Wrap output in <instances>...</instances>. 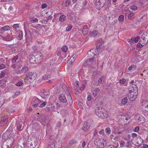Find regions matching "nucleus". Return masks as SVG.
Listing matches in <instances>:
<instances>
[{
  "label": "nucleus",
  "instance_id": "55",
  "mask_svg": "<svg viewBox=\"0 0 148 148\" xmlns=\"http://www.w3.org/2000/svg\"><path fill=\"white\" fill-rule=\"evenodd\" d=\"M139 127L138 126H137L135 128V129L134 130V132H138L139 131Z\"/></svg>",
  "mask_w": 148,
  "mask_h": 148
},
{
  "label": "nucleus",
  "instance_id": "15",
  "mask_svg": "<svg viewBox=\"0 0 148 148\" xmlns=\"http://www.w3.org/2000/svg\"><path fill=\"white\" fill-rule=\"evenodd\" d=\"M29 60V62L31 64H34L36 62H37L35 56L33 55L31 56Z\"/></svg>",
  "mask_w": 148,
  "mask_h": 148
},
{
  "label": "nucleus",
  "instance_id": "10",
  "mask_svg": "<svg viewBox=\"0 0 148 148\" xmlns=\"http://www.w3.org/2000/svg\"><path fill=\"white\" fill-rule=\"evenodd\" d=\"M38 120L42 124L45 122L46 116L45 114H43L41 116H38L37 118Z\"/></svg>",
  "mask_w": 148,
  "mask_h": 148
},
{
  "label": "nucleus",
  "instance_id": "22",
  "mask_svg": "<svg viewBox=\"0 0 148 148\" xmlns=\"http://www.w3.org/2000/svg\"><path fill=\"white\" fill-rule=\"evenodd\" d=\"M132 88V89L133 90H132V92H134V93L138 94V90L136 85H132V87H130V88Z\"/></svg>",
  "mask_w": 148,
  "mask_h": 148
},
{
  "label": "nucleus",
  "instance_id": "20",
  "mask_svg": "<svg viewBox=\"0 0 148 148\" xmlns=\"http://www.w3.org/2000/svg\"><path fill=\"white\" fill-rule=\"evenodd\" d=\"M90 126L89 123H87L85 124L82 128V130L84 131H86L89 129Z\"/></svg>",
  "mask_w": 148,
  "mask_h": 148
},
{
  "label": "nucleus",
  "instance_id": "39",
  "mask_svg": "<svg viewBox=\"0 0 148 148\" xmlns=\"http://www.w3.org/2000/svg\"><path fill=\"white\" fill-rule=\"evenodd\" d=\"M140 37L139 36H137L136 38H135V39L134 40V42L136 43L138 42V41L140 40V41H139V42H142V41H140Z\"/></svg>",
  "mask_w": 148,
  "mask_h": 148
},
{
  "label": "nucleus",
  "instance_id": "7",
  "mask_svg": "<svg viewBox=\"0 0 148 148\" xmlns=\"http://www.w3.org/2000/svg\"><path fill=\"white\" fill-rule=\"evenodd\" d=\"M140 41L143 44H145L148 42V30L146 31L141 37Z\"/></svg>",
  "mask_w": 148,
  "mask_h": 148
},
{
  "label": "nucleus",
  "instance_id": "26",
  "mask_svg": "<svg viewBox=\"0 0 148 148\" xmlns=\"http://www.w3.org/2000/svg\"><path fill=\"white\" fill-rule=\"evenodd\" d=\"M47 148H55V144L54 143L52 142L48 145Z\"/></svg>",
  "mask_w": 148,
  "mask_h": 148
},
{
  "label": "nucleus",
  "instance_id": "62",
  "mask_svg": "<svg viewBox=\"0 0 148 148\" xmlns=\"http://www.w3.org/2000/svg\"><path fill=\"white\" fill-rule=\"evenodd\" d=\"M5 31L3 29V27H2L0 29V33L3 34V32H4Z\"/></svg>",
  "mask_w": 148,
  "mask_h": 148
},
{
  "label": "nucleus",
  "instance_id": "59",
  "mask_svg": "<svg viewBox=\"0 0 148 148\" xmlns=\"http://www.w3.org/2000/svg\"><path fill=\"white\" fill-rule=\"evenodd\" d=\"M47 6V5L46 3H44L42 5V8L43 9H44L46 8Z\"/></svg>",
  "mask_w": 148,
  "mask_h": 148
},
{
  "label": "nucleus",
  "instance_id": "52",
  "mask_svg": "<svg viewBox=\"0 0 148 148\" xmlns=\"http://www.w3.org/2000/svg\"><path fill=\"white\" fill-rule=\"evenodd\" d=\"M13 27L15 29H16L19 27L18 24H14L13 25Z\"/></svg>",
  "mask_w": 148,
  "mask_h": 148
},
{
  "label": "nucleus",
  "instance_id": "17",
  "mask_svg": "<svg viewBox=\"0 0 148 148\" xmlns=\"http://www.w3.org/2000/svg\"><path fill=\"white\" fill-rule=\"evenodd\" d=\"M42 55V54L41 53L39 52L38 53L37 55H36L35 56L37 62L40 61L42 59L43 56Z\"/></svg>",
  "mask_w": 148,
  "mask_h": 148
},
{
  "label": "nucleus",
  "instance_id": "16",
  "mask_svg": "<svg viewBox=\"0 0 148 148\" xmlns=\"http://www.w3.org/2000/svg\"><path fill=\"white\" fill-rule=\"evenodd\" d=\"M59 99L60 101L63 103H66L67 101L65 95L63 94H61L59 96Z\"/></svg>",
  "mask_w": 148,
  "mask_h": 148
},
{
  "label": "nucleus",
  "instance_id": "60",
  "mask_svg": "<svg viewBox=\"0 0 148 148\" xmlns=\"http://www.w3.org/2000/svg\"><path fill=\"white\" fill-rule=\"evenodd\" d=\"M124 142L123 141H121L120 143V145L121 147H122L124 146Z\"/></svg>",
  "mask_w": 148,
  "mask_h": 148
},
{
  "label": "nucleus",
  "instance_id": "21",
  "mask_svg": "<svg viewBox=\"0 0 148 148\" xmlns=\"http://www.w3.org/2000/svg\"><path fill=\"white\" fill-rule=\"evenodd\" d=\"M4 40L7 41H10L13 39V37L12 36L8 34L5 37L4 36L3 38Z\"/></svg>",
  "mask_w": 148,
  "mask_h": 148
},
{
  "label": "nucleus",
  "instance_id": "61",
  "mask_svg": "<svg viewBox=\"0 0 148 148\" xmlns=\"http://www.w3.org/2000/svg\"><path fill=\"white\" fill-rule=\"evenodd\" d=\"M99 134L103 135L104 134V130H101L99 132Z\"/></svg>",
  "mask_w": 148,
  "mask_h": 148
},
{
  "label": "nucleus",
  "instance_id": "58",
  "mask_svg": "<svg viewBox=\"0 0 148 148\" xmlns=\"http://www.w3.org/2000/svg\"><path fill=\"white\" fill-rule=\"evenodd\" d=\"M132 136L133 138H136L137 137V134H136L133 133L132 134Z\"/></svg>",
  "mask_w": 148,
  "mask_h": 148
},
{
  "label": "nucleus",
  "instance_id": "43",
  "mask_svg": "<svg viewBox=\"0 0 148 148\" xmlns=\"http://www.w3.org/2000/svg\"><path fill=\"white\" fill-rule=\"evenodd\" d=\"M43 79H44L46 82H49L50 81V79H49V78H48L46 75L44 76L43 77Z\"/></svg>",
  "mask_w": 148,
  "mask_h": 148
},
{
  "label": "nucleus",
  "instance_id": "32",
  "mask_svg": "<svg viewBox=\"0 0 148 148\" xmlns=\"http://www.w3.org/2000/svg\"><path fill=\"white\" fill-rule=\"evenodd\" d=\"M69 104L71 105L73 103V100L72 97L69 93Z\"/></svg>",
  "mask_w": 148,
  "mask_h": 148
},
{
  "label": "nucleus",
  "instance_id": "47",
  "mask_svg": "<svg viewBox=\"0 0 148 148\" xmlns=\"http://www.w3.org/2000/svg\"><path fill=\"white\" fill-rule=\"evenodd\" d=\"M104 78L103 77H100L98 80V82L99 84H101L102 83L103 79Z\"/></svg>",
  "mask_w": 148,
  "mask_h": 148
},
{
  "label": "nucleus",
  "instance_id": "51",
  "mask_svg": "<svg viewBox=\"0 0 148 148\" xmlns=\"http://www.w3.org/2000/svg\"><path fill=\"white\" fill-rule=\"evenodd\" d=\"M46 104V103L45 102H44L43 103L41 104L40 105V108H42L45 106Z\"/></svg>",
  "mask_w": 148,
  "mask_h": 148
},
{
  "label": "nucleus",
  "instance_id": "56",
  "mask_svg": "<svg viewBox=\"0 0 148 148\" xmlns=\"http://www.w3.org/2000/svg\"><path fill=\"white\" fill-rule=\"evenodd\" d=\"M134 15V14L133 13H130L129 14L128 16V18L130 19H131L132 18V17Z\"/></svg>",
  "mask_w": 148,
  "mask_h": 148
},
{
  "label": "nucleus",
  "instance_id": "41",
  "mask_svg": "<svg viewBox=\"0 0 148 148\" xmlns=\"http://www.w3.org/2000/svg\"><path fill=\"white\" fill-rule=\"evenodd\" d=\"M105 131L107 134H110L111 132V130L109 127H107Z\"/></svg>",
  "mask_w": 148,
  "mask_h": 148
},
{
  "label": "nucleus",
  "instance_id": "63",
  "mask_svg": "<svg viewBox=\"0 0 148 148\" xmlns=\"http://www.w3.org/2000/svg\"><path fill=\"white\" fill-rule=\"evenodd\" d=\"M5 75V73L4 72H1V73L0 78H1L2 77H4Z\"/></svg>",
  "mask_w": 148,
  "mask_h": 148
},
{
  "label": "nucleus",
  "instance_id": "28",
  "mask_svg": "<svg viewBox=\"0 0 148 148\" xmlns=\"http://www.w3.org/2000/svg\"><path fill=\"white\" fill-rule=\"evenodd\" d=\"M127 97H125L123 98L121 101V103L122 105H124L126 104L127 102Z\"/></svg>",
  "mask_w": 148,
  "mask_h": 148
},
{
  "label": "nucleus",
  "instance_id": "1",
  "mask_svg": "<svg viewBox=\"0 0 148 148\" xmlns=\"http://www.w3.org/2000/svg\"><path fill=\"white\" fill-rule=\"evenodd\" d=\"M95 113L98 117L102 119L106 118L108 116L107 112L102 107H98L96 108Z\"/></svg>",
  "mask_w": 148,
  "mask_h": 148
},
{
  "label": "nucleus",
  "instance_id": "30",
  "mask_svg": "<svg viewBox=\"0 0 148 148\" xmlns=\"http://www.w3.org/2000/svg\"><path fill=\"white\" fill-rule=\"evenodd\" d=\"M88 32V29L87 28L83 27L82 29V32L84 35L86 34Z\"/></svg>",
  "mask_w": 148,
  "mask_h": 148
},
{
  "label": "nucleus",
  "instance_id": "12",
  "mask_svg": "<svg viewBox=\"0 0 148 148\" xmlns=\"http://www.w3.org/2000/svg\"><path fill=\"white\" fill-rule=\"evenodd\" d=\"M16 128L18 130L21 131L22 130L23 128H22V126L24 125V124L23 122L19 121L16 124Z\"/></svg>",
  "mask_w": 148,
  "mask_h": 148
},
{
  "label": "nucleus",
  "instance_id": "48",
  "mask_svg": "<svg viewBox=\"0 0 148 148\" xmlns=\"http://www.w3.org/2000/svg\"><path fill=\"white\" fill-rule=\"evenodd\" d=\"M20 95V92H17L16 93H15L14 95L13 96V97L14 98H15L16 96H17Z\"/></svg>",
  "mask_w": 148,
  "mask_h": 148
},
{
  "label": "nucleus",
  "instance_id": "27",
  "mask_svg": "<svg viewBox=\"0 0 148 148\" xmlns=\"http://www.w3.org/2000/svg\"><path fill=\"white\" fill-rule=\"evenodd\" d=\"M99 33L98 31L96 30H94L92 32V34L91 36L94 37H95Z\"/></svg>",
  "mask_w": 148,
  "mask_h": 148
},
{
  "label": "nucleus",
  "instance_id": "31",
  "mask_svg": "<svg viewBox=\"0 0 148 148\" xmlns=\"http://www.w3.org/2000/svg\"><path fill=\"white\" fill-rule=\"evenodd\" d=\"M73 15L71 13H69L67 14V16L68 17V18L71 19V20H72L73 19Z\"/></svg>",
  "mask_w": 148,
  "mask_h": 148
},
{
  "label": "nucleus",
  "instance_id": "45",
  "mask_svg": "<svg viewBox=\"0 0 148 148\" xmlns=\"http://www.w3.org/2000/svg\"><path fill=\"white\" fill-rule=\"evenodd\" d=\"M124 16L123 15H121L119 16V21H122L124 20Z\"/></svg>",
  "mask_w": 148,
  "mask_h": 148
},
{
  "label": "nucleus",
  "instance_id": "34",
  "mask_svg": "<svg viewBox=\"0 0 148 148\" xmlns=\"http://www.w3.org/2000/svg\"><path fill=\"white\" fill-rule=\"evenodd\" d=\"M29 19L31 21H33L34 22H37L38 21V19L37 18H34V17H30Z\"/></svg>",
  "mask_w": 148,
  "mask_h": 148
},
{
  "label": "nucleus",
  "instance_id": "42",
  "mask_svg": "<svg viewBox=\"0 0 148 148\" xmlns=\"http://www.w3.org/2000/svg\"><path fill=\"white\" fill-rule=\"evenodd\" d=\"M18 57L15 56L13 57L12 60L13 63H15L16 62V60H18Z\"/></svg>",
  "mask_w": 148,
  "mask_h": 148
},
{
  "label": "nucleus",
  "instance_id": "33",
  "mask_svg": "<svg viewBox=\"0 0 148 148\" xmlns=\"http://www.w3.org/2000/svg\"><path fill=\"white\" fill-rule=\"evenodd\" d=\"M23 34L22 32H20L18 36V39L21 40L23 38Z\"/></svg>",
  "mask_w": 148,
  "mask_h": 148
},
{
  "label": "nucleus",
  "instance_id": "54",
  "mask_svg": "<svg viewBox=\"0 0 148 148\" xmlns=\"http://www.w3.org/2000/svg\"><path fill=\"white\" fill-rule=\"evenodd\" d=\"M76 142L75 141L73 140H72L70 141L69 144L71 145H73L74 143H75Z\"/></svg>",
  "mask_w": 148,
  "mask_h": 148
},
{
  "label": "nucleus",
  "instance_id": "35",
  "mask_svg": "<svg viewBox=\"0 0 148 148\" xmlns=\"http://www.w3.org/2000/svg\"><path fill=\"white\" fill-rule=\"evenodd\" d=\"M66 17L65 15H62L59 18V20L61 21V22H62L65 20V18Z\"/></svg>",
  "mask_w": 148,
  "mask_h": 148
},
{
  "label": "nucleus",
  "instance_id": "3",
  "mask_svg": "<svg viewBox=\"0 0 148 148\" xmlns=\"http://www.w3.org/2000/svg\"><path fill=\"white\" fill-rule=\"evenodd\" d=\"M12 128L11 127L9 128L2 135V138L3 139L6 140H9L12 138H14L13 136H12Z\"/></svg>",
  "mask_w": 148,
  "mask_h": 148
},
{
  "label": "nucleus",
  "instance_id": "4",
  "mask_svg": "<svg viewBox=\"0 0 148 148\" xmlns=\"http://www.w3.org/2000/svg\"><path fill=\"white\" fill-rule=\"evenodd\" d=\"M14 140V138H12L10 139V140H5L2 144L1 148H9L13 144Z\"/></svg>",
  "mask_w": 148,
  "mask_h": 148
},
{
  "label": "nucleus",
  "instance_id": "5",
  "mask_svg": "<svg viewBox=\"0 0 148 148\" xmlns=\"http://www.w3.org/2000/svg\"><path fill=\"white\" fill-rule=\"evenodd\" d=\"M105 142L106 143L105 140L101 139L99 138L95 139L94 141L95 145H97L101 148H103L105 146Z\"/></svg>",
  "mask_w": 148,
  "mask_h": 148
},
{
  "label": "nucleus",
  "instance_id": "50",
  "mask_svg": "<svg viewBox=\"0 0 148 148\" xmlns=\"http://www.w3.org/2000/svg\"><path fill=\"white\" fill-rule=\"evenodd\" d=\"M85 87V85L84 84H82L81 86L79 88V89L80 90H83L84 89Z\"/></svg>",
  "mask_w": 148,
  "mask_h": 148
},
{
  "label": "nucleus",
  "instance_id": "38",
  "mask_svg": "<svg viewBox=\"0 0 148 148\" xmlns=\"http://www.w3.org/2000/svg\"><path fill=\"white\" fill-rule=\"evenodd\" d=\"M62 49L63 52H65L67 51L68 49L67 47L66 46H63L62 47Z\"/></svg>",
  "mask_w": 148,
  "mask_h": 148
},
{
  "label": "nucleus",
  "instance_id": "57",
  "mask_svg": "<svg viewBox=\"0 0 148 148\" xmlns=\"http://www.w3.org/2000/svg\"><path fill=\"white\" fill-rule=\"evenodd\" d=\"M127 41L128 42H130L131 43L133 42L134 41V38H131V39H128L127 40Z\"/></svg>",
  "mask_w": 148,
  "mask_h": 148
},
{
  "label": "nucleus",
  "instance_id": "37",
  "mask_svg": "<svg viewBox=\"0 0 148 148\" xmlns=\"http://www.w3.org/2000/svg\"><path fill=\"white\" fill-rule=\"evenodd\" d=\"M3 29L5 31H6L9 30L10 29V28L8 25H5L3 27Z\"/></svg>",
  "mask_w": 148,
  "mask_h": 148
},
{
  "label": "nucleus",
  "instance_id": "49",
  "mask_svg": "<svg viewBox=\"0 0 148 148\" xmlns=\"http://www.w3.org/2000/svg\"><path fill=\"white\" fill-rule=\"evenodd\" d=\"M23 83L21 82H19L16 84V85L17 86H20L23 84Z\"/></svg>",
  "mask_w": 148,
  "mask_h": 148
},
{
  "label": "nucleus",
  "instance_id": "2",
  "mask_svg": "<svg viewBox=\"0 0 148 148\" xmlns=\"http://www.w3.org/2000/svg\"><path fill=\"white\" fill-rule=\"evenodd\" d=\"M36 73L35 72H29L26 74V77L24 79V82L26 84H28L29 82L31 83L36 78Z\"/></svg>",
  "mask_w": 148,
  "mask_h": 148
},
{
  "label": "nucleus",
  "instance_id": "23",
  "mask_svg": "<svg viewBox=\"0 0 148 148\" xmlns=\"http://www.w3.org/2000/svg\"><path fill=\"white\" fill-rule=\"evenodd\" d=\"M19 141L20 143H23L22 144L23 145H24V148H27L26 140L24 139H21L19 140Z\"/></svg>",
  "mask_w": 148,
  "mask_h": 148
},
{
  "label": "nucleus",
  "instance_id": "25",
  "mask_svg": "<svg viewBox=\"0 0 148 148\" xmlns=\"http://www.w3.org/2000/svg\"><path fill=\"white\" fill-rule=\"evenodd\" d=\"M28 70V67L27 66H25L23 67L21 70V71L23 73H25Z\"/></svg>",
  "mask_w": 148,
  "mask_h": 148
},
{
  "label": "nucleus",
  "instance_id": "46",
  "mask_svg": "<svg viewBox=\"0 0 148 148\" xmlns=\"http://www.w3.org/2000/svg\"><path fill=\"white\" fill-rule=\"evenodd\" d=\"M72 26L71 25L68 26L66 28V30L68 31H70L72 28Z\"/></svg>",
  "mask_w": 148,
  "mask_h": 148
},
{
  "label": "nucleus",
  "instance_id": "44",
  "mask_svg": "<svg viewBox=\"0 0 148 148\" xmlns=\"http://www.w3.org/2000/svg\"><path fill=\"white\" fill-rule=\"evenodd\" d=\"M141 42H139L137 43V46L138 48H141L143 47V45L141 44Z\"/></svg>",
  "mask_w": 148,
  "mask_h": 148
},
{
  "label": "nucleus",
  "instance_id": "9",
  "mask_svg": "<svg viewBox=\"0 0 148 148\" xmlns=\"http://www.w3.org/2000/svg\"><path fill=\"white\" fill-rule=\"evenodd\" d=\"M106 0H99L97 2L96 4L98 7L97 9H99L101 7H103L106 3Z\"/></svg>",
  "mask_w": 148,
  "mask_h": 148
},
{
  "label": "nucleus",
  "instance_id": "64",
  "mask_svg": "<svg viewBox=\"0 0 148 148\" xmlns=\"http://www.w3.org/2000/svg\"><path fill=\"white\" fill-rule=\"evenodd\" d=\"M125 82V79H123L122 80L121 79L120 80V83L122 84H124V83Z\"/></svg>",
  "mask_w": 148,
  "mask_h": 148
},
{
  "label": "nucleus",
  "instance_id": "11",
  "mask_svg": "<svg viewBox=\"0 0 148 148\" xmlns=\"http://www.w3.org/2000/svg\"><path fill=\"white\" fill-rule=\"evenodd\" d=\"M41 101L37 97L34 98L32 102V106L34 108H36L40 103Z\"/></svg>",
  "mask_w": 148,
  "mask_h": 148
},
{
  "label": "nucleus",
  "instance_id": "13",
  "mask_svg": "<svg viewBox=\"0 0 148 148\" xmlns=\"http://www.w3.org/2000/svg\"><path fill=\"white\" fill-rule=\"evenodd\" d=\"M142 109L144 112H148V105L147 103H142L141 107Z\"/></svg>",
  "mask_w": 148,
  "mask_h": 148
},
{
  "label": "nucleus",
  "instance_id": "36",
  "mask_svg": "<svg viewBox=\"0 0 148 148\" xmlns=\"http://www.w3.org/2000/svg\"><path fill=\"white\" fill-rule=\"evenodd\" d=\"M130 8L131 10L134 11L136 10H137V7L134 5L130 6Z\"/></svg>",
  "mask_w": 148,
  "mask_h": 148
},
{
  "label": "nucleus",
  "instance_id": "29",
  "mask_svg": "<svg viewBox=\"0 0 148 148\" xmlns=\"http://www.w3.org/2000/svg\"><path fill=\"white\" fill-rule=\"evenodd\" d=\"M23 143H20L19 141L17 143L16 148H24V146L23 145Z\"/></svg>",
  "mask_w": 148,
  "mask_h": 148
},
{
  "label": "nucleus",
  "instance_id": "19",
  "mask_svg": "<svg viewBox=\"0 0 148 148\" xmlns=\"http://www.w3.org/2000/svg\"><path fill=\"white\" fill-rule=\"evenodd\" d=\"M8 118L7 116L3 117L1 119V120L0 123V125L3 126V124L6 123L7 122Z\"/></svg>",
  "mask_w": 148,
  "mask_h": 148
},
{
  "label": "nucleus",
  "instance_id": "40",
  "mask_svg": "<svg viewBox=\"0 0 148 148\" xmlns=\"http://www.w3.org/2000/svg\"><path fill=\"white\" fill-rule=\"evenodd\" d=\"M70 3V1L69 0H67L65 2V6L66 7H69Z\"/></svg>",
  "mask_w": 148,
  "mask_h": 148
},
{
  "label": "nucleus",
  "instance_id": "24",
  "mask_svg": "<svg viewBox=\"0 0 148 148\" xmlns=\"http://www.w3.org/2000/svg\"><path fill=\"white\" fill-rule=\"evenodd\" d=\"M93 60L94 59L92 58H89L86 60L85 63L89 65L92 64L94 62Z\"/></svg>",
  "mask_w": 148,
  "mask_h": 148
},
{
  "label": "nucleus",
  "instance_id": "18",
  "mask_svg": "<svg viewBox=\"0 0 148 148\" xmlns=\"http://www.w3.org/2000/svg\"><path fill=\"white\" fill-rule=\"evenodd\" d=\"M39 128V125L37 123H33L32 126V131L34 132L36 131Z\"/></svg>",
  "mask_w": 148,
  "mask_h": 148
},
{
  "label": "nucleus",
  "instance_id": "14",
  "mask_svg": "<svg viewBox=\"0 0 148 148\" xmlns=\"http://www.w3.org/2000/svg\"><path fill=\"white\" fill-rule=\"evenodd\" d=\"M100 91V90L98 88H94L92 90V95L94 97H96Z\"/></svg>",
  "mask_w": 148,
  "mask_h": 148
},
{
  "label": "nucleus",
  "instance_id": "6",
  "mask_svg": "<svg viewBox=\"0 0 148 148\" xmlns=\"http://www.w3.org/2000/svg\"><path fill=\"white\" fill-rule=\"evenodd\" d=\"M27 148H34L36 145V143L34 140L30 138H28L26 140Z\"/></svg>",
  "mask_w": 148,
  "mask_h": 148
},
{
  "label": "nucleus",
  "instance_id": "53",
  "mask_svg": "<svg viewBox=\"0 0 148 148\" xmlns=\"http://www.w3.org/2000/svg\"><path fill=\"white\" fill-rule=\"evenodd\" d=\"M61 125V122H60L59 121V122H58V123H57L56 125V127H57L59 128L60 127Z\"/></svg>",
  "mask_w": 148,
  "mask_h": 148
},
{
  "label": "nucleus",
  "instance_id": "8",
  "mask_svg": "<svg viewBox=\"0 0 148 148\" xmlns=\"http://www.w3.org/2000/svg\"><path fill=\"white\" fill-rule=\"evenodd\" d=\"M138 94L132 92V90H130L129 94L128 95V97L131 101H134L137 97Z\"/></svg>",
  "mask_w": 148,
  "mask_h": 148
}]
</instances>
